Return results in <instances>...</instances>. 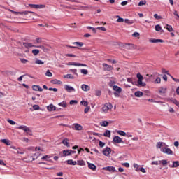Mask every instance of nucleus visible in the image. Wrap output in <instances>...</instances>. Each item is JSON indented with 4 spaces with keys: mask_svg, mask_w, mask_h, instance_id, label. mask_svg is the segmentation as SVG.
<instances>
[{
    "mask_svg": "<svg viewBox=\"0 0 179 179\" xmlns=\"http://www.w3.org/2000/svg\"><path fill=\"white\" fill-rule=\"evenodd\" d=\"M117 134L119 135H120L121 136H127V133H125L124 131H122V130H119L117 131Z\"/></svg>",
    "mask_w": 179,
    "mask_h": 179,
    "instance_id": "36",
    "label": "nucleus"
},
{
    "mask_svg": "<svg viewBox=\"0 0 179 179\" xmlns=\"http://www.w3.org/2000/svg\"><path fill=\"white\" fill-rule=\"evenodd\" d=\"M133 37H139L140 34L138 32H134L133 34H132Z\"/></svg>",
    "mask_w": 179,
    "mask_h": 179,
    "instance_id": "63",
    "label": "nucleus"
},
{
    "mask_svg": "<svg viewBox=\"0 0 179 179\" xmlns=\"http://www.w3.org/2000/svg\"><path fill=\"white\" fill-rule=\"evenodd\" d=\"M81 89L82 90H83V92H89V90H90V86L85 84H83L81 85Z\"/></svg>",
    "mask_w": 179,
    "mask_h": 179,
    "instance_id": "13",
    "label": "nucleus"
},
{
    "mask_svg": "<svg viewBox=\"0 0 179 179\" xmlns=\"http://www.w3.org/2000/svg\"><path fill=\"white\" fill-rule=\"evenodd\" d=\"M165 29H166V30H168V31H169V32L174 31V29H173V27H171V25H169V24H166V26L165 27Z\"/></svg>",
    "mask_w": 179,
    "mask_h": 179,
    "instance_id": "30",
    "label": "nucleus"
},
{
    "mask_svg": "<svg viewBox=\"0 0 179 179\" xmlns=\"http://www.w3.org/2000/svg\"><path fill=\"white\" fill-rule=\"evenodd\" d=\"M113 90H115V92H116L117 93H121V92H122V88L118 87L117 85H113Z\"/></svg>",
    "mask_w": 179,
    "mask_h": 179,
    "instance_id": "17",
    "label": "nucleus"
},
{
    "mask_svg": "<svg viewBox=\"0 0 179 179\" xmlns=\"http://www.w3.org/2000/svg\"><path fill=\"white\" fill-rule=\"evenodd\" d=\"M69 103L71 105H72V104H78V101H76V100H71V101H70Z\"/></svg>",
    "mask_w": 179,
    "mask_h": 179,
    "instance_id": "62",
    "label": "nucleus"
},
{
    "mask_svg": "<svg viewBox=\"0 0 179 179\" xmlns=\"http://www.w3.org/2000/svg\"><path fill=\"white\" fill-rule=\"evenodd\" d=\"M73 45H78V47H83V42H74Z\"/></svg>",
    "mask_w": 179,
    "mask_h": 179,
    "instance_id": "34",
    "label": "nucleus"
},
{
    "mask_svg": "<svg viewBox=\"0 0 179 179\" xmlns=\"http://www.w3.org/2000/svg\"><path fill=\"white\" fill-rule=\"evenodd\" d=\"M161 151H162L163 153H166V155H173V151L171 149L168 148L167 147H163L161 149Z\"/></svg>",
    "mask_w": 179,
    "mask_h": 179,
    "instance_id": "6",
    "label": "nucleus"
},
{
    "mask_svg": "<svg viewBox=\"0 0 179 179\" xmlns=\"http://www.w3.org/2000/svg\"><path fill=\"white\" fill-rule=\"evenodd\" d=\"M102 169L106 170V171H109L110 173H115V171H117L115 170V167L114 166H106V167H103Z\"/></svg>",
    "mask_w": 179,
    "mask_h": 179,
    "instance_id": "8",
    "label": "nucleus"
},
{
    "mask_svg": "<svg viewBox=\"0 0 179 179\" xmlns=\"http://www.w3.org/2000/svg\"><path fill=\"white\" fill-rule=\"evenodd\" d=\"M113 142H115V143H124L122 138H121V137L117 136L113 138Z\"/></svg>",
    "mask_w": 179,
    "mask_h": 179,
    "instance_id": "10",
    "label": "nucleus"
},
{
    "mask_svg": "<svg viewBox=\"0 0 179 179\" xmlns=\"http://www.w3.org/2000/svg\"><path fill=\"white\" fill-rule=\"evenodd\" d=\"M163 146H166V148H168L169 145H166V143L164 142H158L157 143L156 148L157 149H162V148H163Z\"/></svg>",
    "mask_w": 179,
    "mask_h": 179,
    "instance_id": "12",
    "label": "nucleus"
},
{
    "mask_svg": "<svg viewBox=\"0 0 179 179\" xmlns=\"http://www.w3.org/2000/svg\"><path fill=\"white\" fill-rule=\"evenodd\" d=\"M96 29L98 30H101V31H107V29H106V27H99Z\"/></svg>",
    "mask_w": 179,
    "mask_h": 179,
    "instance_id": "49",
    "label": "nucleus"
},
{
    "mask_svg": "<svg viewBox=\"0 0 179 179\" xmlns=\"http://www.w3.org/2000/svg\"><path fill=\"white\" fill-rule=\"evenodd\" d=\"M64 78L65 79H73V76H72L71 74H66L64 75Z\"/></svg>",
    "mask_w": 179,
    "mask_h": 179,
    "instance_id": "41",
    "label": "nucleus"
},
{
    "mask_svg": "<svg viewBox=\"0 0 179 179\" xmlns=\"http://www.w3.org/2000/svg\"><path fill=\"white\" fill-rule=\"evenodd\" d=\"M36 41L37 44H41V43L43 42V41L40 38H36Z\"/></svg>",
    "mask_w": 179,
    "mask_h": 179,
    "instance_id": "61",
    "label": "nucleus"
},
{
    "mask_svg": "<svg viewBox=\"0 0 179 179\" xmlns=\"http://www.w3.org/2000/svg\"><path fill=\"white\" fill-rule=\"evenodd\" d=\"M80 106H84V107H88L89 106V103L86 101H81L80 103Z\"/></svg>",
    "mask_w": 179,
    "mask_h": 179,
    "instance_id": "31",
    "label": "nucleus"
},
{
    "mask_svg": "<svg viewBox=\"0 0 179 179\" xmlns=\"http://www.w3.org/2000/svg\"><path fill=\"white\" fill-rule=\"evenodd\" d=\"M166 92H167V87H159V93L164 94V93H166Z\"/></svg>",
    "mask_w": 179,
    "mask_h": 179,
    "instance_id": "27",
    "label": "nucleus"
},
{
    "mask_svg": "<svg viewBox=\"0 0 179 179\" xmlns=\"http://www.w3.org/2000/svg\"><path fill=\"white\" fill-rule=\"evenodd\" d=\"M90 110V106H86V108L84 110L85 114H87Z\"/></svg>",
    "mask_w": 179,
    "mask_h": 179,
    "instance_id": "53",
    "label": "nucleus"
},
{
    "mask_svg": "<svg viewBox=\"0 0 179 179\" xmlns=\"http://www.w3.org/2000/svg\"><path fill=\"white\" fill-rule=\"evenodd\" d=\"M1 142L3 143H5V145H7V146H10V141H9L8 139H2Z\"/></svg>",
    "mask_w": 179,
    "mask_h": 179,
    "instance_id": "28",
    "label": "nucleus"
},
{
    "mask_svg": "<svg viewBox=\"0 0 179 179\" xmlns=\"http://www.w3.org/2000/svg\"><path fill=\"white\" fill-rule=\"evenodd\" d=\"M134 169H136V171H138L139 169H139V165L138 164H134Z\"/></svg>",
    "mask_w": 179,
    "mask_h": 179,
    "instance_id": "60",
    "label": "nucleus"
},
{
    "mask_svg": "<svg viewBox=\"0 0 179 179\" xmlns=\"http://www.w3.org/2000/svg\"><path fill=\"white\" fill-rule=\"evenodd\" d=\"M47 110L48 111H55L57 110V108L52 104H50L49 106H47Z\"/></svg>",
    "mask_w": 179,
    "mask_h": 179,
    "instance_id": "19",
    "label": "nucleus"
},
{
    "mask_svg": "<svg viewBox=\"0 0 179 179\" xmlns=\"http://www.w3.org/2000/svg\"><path fill=\"white\" fill-rule=\"evenodd\" d=\"M4 73H6V75H13V72L9 70L4 71Z\"/></svg>",
    "mask_w": 179,
    "mask_h": 179,
    "instance_id": "56",
    "label": "nucleus"
},
{
    "mask_svg": "<svg viewBox=\"0 0 179 179\" xmlns=\"http://www.w3.org/2000/svg\"><path fill=\"white\" fill-rule=\"evenodd\" d=\"M17 129H22V131H24L27 134V135H29V136H33V131L29 128L27 126H20L17 127Z\"/></svg>",
    "mask_w": 179,
    "mask_h": 179,
    "instance_id": "1",
    "label": "nucleus"
},
{
    "mask_svg": "<svg viewBox=\"0 0 179 179\" xmlns=\"http://www.w3.org/2000/svg\"><path fill=\"white\" fill-rule=\"evenodd\" d=\"M7 122H8L9 124H10V125H16V122L10 120V119H8L7 120Z\"/></svg>",
    "mask_w": 179,
    "mask_h": 179,
    "instance_id": "42",
    "label": "nucleus"
},
{
    "mask_svg": "<svg viewBox=\"0 0 179 179\" xmlns=\"http://www.w3.org/2000/svg\"><path fill=\"white\" fill-rule=\"evenodd\" d=\"M63 155L64 156H71V152L69 150H64L63 151Z\"/></svg>",
    "mask_w": 179,
    "mask_h": 179,
    "instance_id": "39",
    "label": "nucleus"
},
{
    "mask_svg": "<svg viewBox=\"0 0 179 179\" xmlns=\"http://www.w3.org/2000/svg\"><path fill=\"white\" fill-rule=\"evenodd\" d=\"M67 164H69L70 166H76L77 162L76 161H73L72 159L67 160Z\"/></svg>",
    "mask_w": 179,
    "mask_h": 179,
    "instance_id": "21",
    "label": "nucleus"
},
{
    "mask_svg": "<svg viewBox=\"0 0 179 179\" xmlns=\"http://www.w3.org/2000/svg\"><path fill=\"white\" fill-rule=\"evenodd\" d=\"M87 164H88V167L89 169H90V170H92V171H96V170L97 169V166H96V165L90 162H87Z\"/></svg>",
    "mask_w": 179,
    "mask_h": 179,
    "instance_id": "16",
    "label": "nucleus"
},
{
    "mask_svg": "<svg viewBox=\"0 0 179 179\" xmlns=\"http://www.w3.org/2000/svg\"><path fill=\"white\" fill-rule=\"evenodd\" d=\"M125 44V45H129V48H135V45H134V44H131V43H124Z\"/></svg>",
    "mask_w": 179,
    "mask_h": 179,
    "instance_id": "55",
    "label": "nucleus"
},
{
    "mask_svg": "<svg viewBox=\"0 0 179 179\" xmlns=\"http://www.w3.org/2000/svg\"><path fill=\"white\" fill-rule=\"evenodd\" d=\"M17 155H23L24 152H23L22 151V150H20V148H17Z\"/></svg>",
    "mask_w": 179,
    "mask_h": 179,
    "instance_id": "58",
    "label": "nucleus"
},
{
    "mask_svg": "<svg viewBox=\"0 0 179 179\" xmlns=\"http://www.w3.org/2000/svg\"><path fill=\"white\" fill-rule=\"evenodd\" d=\"M134 96L136 97H142V96H143V92L141 91H137L134 93Z\"/></svg>",
    "mask_w": 179,
    "mask_h": 179,
    "instance_id": "25",
    "label": "nucleus"
},
{
    "mask_svg": "<svg viewBox=\"0 0 179 179\" xmlns=\"http://www.w3.org/2000/svg\"><path fill=\"white\" fill-rule=\"evenodd\" d=\"M154 17H155V19H157V20H159L162 19V16H160L157 14H155Z\"/></svg>",
    "mask_w": 179,
    "mask_h": 179,
    "instance_id": "57",
    "label": "nucleus"
},
{
    "mask_svg": "<svg viewBox=\"0 0 179 179\" xmlns=\"http://www.w3.org/2000/svg\"><path fill=\"white\" fill-rule=\"evenodd\" d=\"M134 22H135V20H129V19L124 20V23H127V24H134Z\"/></svg>",
    "mask_w": 179,
    "mask_h": 179,
    "instance_id": "23",
    "label": "nucleus"
},
{
    "mask_svg": "<svg viewBox=\"0 0 179 179\" xmlns=\"http://www.w3.org/2000/svg\"><path fill=\"white\" fill-rule=\"evenodd\" d=\"M20 60L22 64H26V62H27V60L23 58L20 59Z\"/></svg>",
    "mask_w": 179,
    "mask_h": 179,
    "instance_id": "64",
    "label": "nucleus"
},
{
    "mask_svg": "<svg viewBox=\"0 0 179 179\" xmlns=\"http://www.w3.org/2000/svg\"><path fill=\"white\" fill-rule=\"evenodd\" d=\"M80 72L81 73H83V75H87V73H89V71L86 69H81Z\"/></svg>",
    "mask_w": 179,
    "mask_h": 179,
    "instance_id": "47",
    "label": "nucleus"
},
{
    "mask_svg": "<svg viewBox=\"0 0 179 179\" xmlns=\"http://www.w3.org/2000/svg\"><path fill=\"white\" fill-rule=\"evenodd\" d=\"M162 82V78L160 77H157L155 80L154 81V83L159 84Z\"/></svg>",
    "mask_w": 179,
    "mask_h": 179,
    "instance_id": "43",
    "label": "nucleus"
},
{
    "mask_svg": "<svg viewBox=\"0 0 179 179\" xmlns=\"http://www.w3.org/2000/svg\"><path fill=\"white\" fill-rule=\"evenodd\" d=\"M64 89L69 93H71V92H75L76 91L75 88H73V87H71L70 85H64Z\"/></svg>",
    "mask_w": 179,
    "mask_h": 179,
    "instance_id": "11",
    "label": "nucleus"
},
{
    "mask_svg": "<svg viewBox=\"0 0 179 179\" xmlns=\"http://www.w3.org/2000/svg\"><path fill=\"white\" fill-rule=\"evenodd\" d=\"M32 54L34 55H38V54H40V50H38V49H34L32 50Z\"/></svg>",
    "mask_w": 179,
    "mask_h": 179,
    "instance_id": "37",
    "label": "nucleus"
},
{
    "mask_svg": "<svg viewBox=\"0 0 179 179\" xmlns=\"http://www.w3.org/2000/svg\"><path fill=\"white\" fill-rule=\"evenodd\" d=\"M29 6H30V8H34V9H44V8H45V6L43 4H29Z\"/></svg>",
    "mask_w": 179,
    "mask_h": 179,
    "instance_id": "5",
    "label": "nucleus"
},
{
    "mask_svg": "<svg viewBox=\"0 0 179 179\" xmlns=\"http://www.w3.org/2000/svg\"><path fill=\"white\" fill-rule=\"evenodd\" d=\"M102 153L104 155V156H108L111 153V148L106 147L105 149H103Z\"/></svg>",
    "mask_w": 179,
    "mask_h": 179,
    "instance_id": "9",
    "label": "nucleus"
},
{
    "mask_svg": "<svg viewBox=\"0 0 179 179\" xmlns=\"http://www.w3.org/2000/svg\"><path fill=\"white\" fill-rule=\"evenodd\" d=\"M113 108V105L110 103H105V105L102 107L103 113H108V110H111Z\"/></svg>",
    "mask_w": 179,
    "mask_h": 179,
    "instance_id": "3",
    "label": "nucleus"
},
{
    "mask_svg": "<svg viewBox=\"0 0 179 179\" xmlns=\"http://www.w3.org/2000/svg\"><path fill=\"white\" fill-rule=\"evenodd\" d=\"M33 110H40V106H38V105H34L33 106Z\"/></svg>",
    "mask_w": 179,
    "mask_h": 179,
    "instance_id": "52",
    "label": "nucleus"
},
{
    "mask_svg": "<svg viewBox=\"0 0 179 179\" xmlns=\"http://www.w3.org/2000/svg\"><path fill=\"white\" fill-rule=\"evenodd\" d=\"M35 158H33V160H36V159H38V156H40V152H37L34 155Z\"/></svg>",
    "mask_w": 179,
    "mask_h": 179,
    "instance_id": "51",
    "label": "nucleus"
},
{
    "mask_svg": "<svg viewBox=\"0 0 179 179\" xmlns=\"http://www.w3.org/2000/svg\"><path fill=\"white\" fill-rule=\"evenodd\" d=\"M116 18L117 19V22H118L119 23H124V22L125 21V20H124V18H121V17H120V15H117Z\"/></svg>",
    "mask_w": 179,
    "mask_h": 179,
    "instance_id": "32",
    "label": "nucleus"
},
{
    "mask_svg": "<svg viewBox=\"0 0 179 179\" xmlns=\"http://www.w3.org/2000/svg\"><path fill=\"white\" fill-rule=\"evenodd\" d=\"M137 78H138V80H143V76H142V75L141 74V73H137Z\"/></svg>",
    "mask_w": 179,
    "mask_h": 179,
    "instance_id": "54",
    "label": "nucleus"
},
{
    "mask_svg": "<svg viewBox=\"0 0 179 179\" xmlns=\"http://www.w3.org/2000/svg\"><path fill=\"white\" fill-rule=\"evenodd\" d=\"M162 73H166V75H169V76H171L169 73V71L166 70V69H162Z\"/></svg>",
    "mask_w": 179,
    "mask_h": 179,
    "instance_id": "48",
    "label": "nucleus"
},
{
    "mask_svg": "<svg viewBox=\"0 0 179 179\" xmlns=\"http://www.w3.org/2000/svg\"><path fill=\"white\" fill-rule=\"evenodd\" d=\"M77 164L78 166H86V164L85 163V161H83V160H78Z\"/></svg>",
    "mask_w": 179,
    "mask_h": 179,
    "instance_id": "33",
    "label": "nucleus"
},
{
    "mask_svg": "<svg viewBox=\"0 0 179 179\" xmlns=\"http://www.w3.org/2000/svg\"><path fill=\"white\" fill-rule=\"evenodd\" d=\"M179 166V162L178 161H175L173 162V167H178Z\"/></svg>",
    "mask_w": 179,
    "mask_h": 179,
    "instance_id": "50",
    "label": "nucleus"
},
{
    "mask_svg": "<svg viewBox=\"0 0 179 179\" xmlns=\"http://www.w3.org/2000/svg\"><path fill=\"white\" fill-rule=\"evenodd\" d=\"M58 106L65 108L66 107V102H65V101L61 102V103H58Z\"/></svg>",
    "mask_w": 179,
    "mask_h": 179,
    "instance_id": "38",
    "label": "nucleus"
},
{
    "mask_svg": "<svg viewBox=\"0 0 179 179\" xmlns=\"http://www.w3.org/2000/svg\"><path fill=\"white\" fill-rule=\"evenodd\" d=\"M66 65L73 66H85V67H87V66L85 64L71 62H69V63H67Z\"/></svg>",
    "mask_w": 179,
    "mask_h": 179,
    "instance_id": "4",
    "label": "nucleus"
},
{
    "mask_svg": "<svg viewBox=\"0 0 179 179\" xmlns=\"http://www.w3.org/2000/svg\"><path fill=\"white\" fill-rule=\"evenodd\" d=\"M69 140L68 138H64L63 141H62V143L63 145H64V146H67V148H69V142H68Z\"/></svg>",
    "mask_w": 179,
    "mask_h": 179,
    "instance_id": "26",
    "label": "nucleus"
},
{
    "mask_svg": "<svg viewBox=\"0 0 179 179\" xmlns=\"http://www.w3.org/2000/svg\"><path fill=\"white\" fill-rule=\"evenodd\" d=\"M143 5H146V0L141 1L138 3V6H143Z\"/></svg>",
    "mask_w": 179,
    "mask_h": 179,
    "instance_id": "46",
    "label": "nucleus"
},
{
    "mask_svg": "<svg viewBox=\"0 0 179 179\" xmlns=\"http://www.w3.org/2000/svg\"><path fill=\"white\" fill-rule=\"evenodd\" d=\"M103 136H106V138H110L111 136V131L110 130H106L103 133Z\"/></svg>",
    "mask_w": 179,
    "mask_h": 179,
    "instance_id": "24",
    "label": "nucleus"
},
{
    "mask_svg": "<svg viewBox=\"0 0 179 179\" xmlns=\"http://www.w3.org/2000/svg\"><path fill=\"white\" fill-rule=\"evenodd\" d=\"M143 80H138V86H142V87H145L146 86V83H143L142 82Z\"/></svg>",
    "mask_w": 179,
    "mask_h": 179,
    "instance_id": "29",
    "label": "nucleus"
},
{
    "mask_svg": "<svg viewBox=\"0 0 179 179\" xmlns=\"http://www.w3.org/2000/svg\"><path fill=\"white\" fill-rule=\"evenodd\" d=\"M35 64H36L38 65H44V62L36 59V60L35 61Z\"/></svg>",
    "mask_w": 179,
    "mask_h": 179,
    "instance_id": "35",
    "label": "nucleus"
},
{
    "mask_svg": "<svg viewBox=\"0 0 179 179\" xmlns=\"http://www.w3.org/2000/svg\"><path fill=\"white\" fill-rule=\"evenodd\" d=\"M99 146L100 148H104V146H106V143L99 141Z\"/></svg>",
    "mask_w": 179,
    "mask_h": 179,
    "instance_id": "59",
    "label": "nucleus"
},
{
    "mask_svg": "<svg viewBox=\"0 0 179 179\" xmlns=\"http://www.w3.org/2000/svg\"><path fill=\"white\" fill-rule=\"evenodd\" d=\"M10 12L15 15H29V12H16L14 10H10Z\"/></svg>",
    "mask_w": 179,
    "mask_h": 179,
    "instance_id": "20",
    "label": "nucleus"
},
{
    "mask_svg": "<svg viewBox=\"0 0 179 179\" xmlns=\"http://www.w3.org/2000/svg\"><path fill=\"white\" fill-rule=\"evenodd\" d=\"M156 31H162V27L159 24L155 25Z\"/></svg>",
    "mask_w": 179,
    "mask_h": 179,
    "instance_id": "40",
    "label": "nucleus"
},
{
    "mask_svg": "<svg viewBox=\"0 0 179 179\" xmlns=\"http://www.w3.org/2000/svg\"><path fill=\"white\" fill-rule=\"evenodd\" d=\"M72 129L74 131H83V126L78 123H73L71 126Z\"/></svg>",
    "mask_w": 179,
    "mask_h": 179,
    "instance_id": "2",
    "label": "nucleus"
},
{
    "mask_svg": "<svg viewBox=\"0 0 179 179\" xmlns=\"http://www.w3.org/2000/svg\"><path fill=\"white\" fill-rule=\"evenodd\" d=\"M23 45L25 47V48H31V47L36 48V46L33 45L31 43H23Z\"/></svg>",
    "mask_w": 179,
    "mask_h": 179,
    "instance_id": "18",
    "label": "nucleus"
},
{
    "mask_svg": "<svg viewBox=\"0 0 179 179\" xmlns=\"http://www.w3.org/2000/svg\"><path fill=\"white\" fill-rule=\"evenodd\" d=\"M102 66H103V71H113V69H114L113 67H112V66H110L106 63H103L102 64Z\"/></svg>",
    "mask_w": 179,
    "mask_h": 179,
    "instance_id": "7",
    "label": "nucleus"
},
{
    "mask_svg": "<svg viewBox=\"0 0 179 179\" xmlns=\"http://www.w3.org/2000/svg\"><path fill=\"white\" fill-rule=\"evenodd\" d=\"M150 43H164V41L162 39H155L150 38L149 39Z\"/></svg>",
    "mask_w": 179,
    "mask_h": 179,
    "instance_id": "14",
    "label": "nucleus"
},
{
    "mask_svg": "<svg viewBox=\"0 0 179 179\" xmlns=\"http://www.w3.org/2000/svg\"><path fill=\"white\" fill-rule=\"evenodd\" d=\"M108 121H103L101 124V127H108Z\"/></svg>",
    "mask_w": 179,
    "mask_h": 179,
    "instance_id": "44",
    "label": "nucleus"
},
{
    "mask_svg": "<svg viewBox=\"0 0 179 179\" xmlns=\"http://www.w3.org/2000/svg\"><path fill=\"white\" fill-rule=\"evenodd\" d=\"M32 89L35 92H43V88H41L39 85H33Z\"/></svg>",
    "mask_w": 179,
    "mask_h": 179,
    "instance_id": "15",
    "label": "nucleus"
},
{
    "mask_svg": "<svg viewBox=\"0 0 179 179\" xmlns=\"http://www.w3.org/2000/svg\"><path fill=\"white\" fill-rule=\"evenodd\" d=\"M51 83H52L53 85H62V82H61V80L55 79L51 80Z\"/></svg>",
    "mask_w": 179,
    "mask_h": 179,
    "instance_id": "22",
    "label": "nucleus"
},
{
    "mask_svg": "<svg viewBox=\"0 0 179 179\" xmlns=\"http://www.w3.org/2000/svg\"><path fill=\"white\" fill-rule=\"evenodd\" d=\"M45 76H48V78H51V76H52V73H51L50 70H47L45 73Z\"/></svg>",
    "mask_w": 179,
    "mask_h": 179,
    "instance_id": "45",
    "label": "nucleus"
}]
</instances>
